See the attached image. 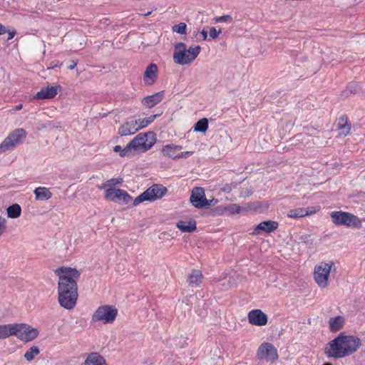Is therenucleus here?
Returning a JSON list of instances; mask_svg holds the SVG:
<instances>
[{"instance_id": "1", "label": "nucleus", "mask_w": 365, "mask_h": 365, "mask_svg": "<svg viewBox=\"0 0 365 365\" xmlns=\"http://www.w3.org/2000/svg\"><path fill=\"white\" fill-rule=\"evenodd\" d=\"M362 346L361 339L355 335L341 332L324 349L328 358L343 359L356 353Z\"/></svg>"}, {"instance_id": "2", "label": "nucleus", "mask_w": 365, "mask_h": 365, "mask_svg": "<svg viewBox=\"0 0 365 365\" xmlns=\"http://www.w3.org/2000/svg\"><path fill=\"white\" fill-rule=\"evenodd\" d=\"M54 272L58 278V289L78 293V281L81 274L78 269L62 266L57 268Z\"/></svg>"}, {"instance_id": "3", "label": "nucleus", "mask_w": 365, "mask_h": 365, "mask_svg": "<svg viewBox=\"0 0 365 365\" xmlns=\"http://www.w3.org/2000/svg\"><path fill=\"white\" fill-rule=\"evenodd\" d=\"M201 47L197 45L187 48L185 43L180 42L175 46L173 61L180 65H186L192 63L198 56Z\"/></svg>"}, {"instance_id": "4", "label": "nucleus", "mask_w": 365, "mask_h": 365, "mask_svg": "<svg viewBox=\"0 0 365 365\" xmlns=\"http://www.w3.org/2000/svg\"><path fill=\"white\" fill-rule=\"evenodd\" d=\"M334 266L332 261L321 262L314 267L313 277L314 282L320 288H327L329 285V279L331 268Z\"/></svg>"}, {"instance_id": "5", "label": "nucleus", "mask_w": 365, "mask_h": 365, "mask_svg": "<svg viewBox=\"0 0 365 365\" xmlns=\"http://www.w3.org/2000/svg\"><path fill=\"white\" fill-rule=\"evenodd\" d=\"M26 138V132L23 128H16L11 132L0 144V155L6 151L14 150L21 144Z\"/></svg>"}, {"instance_id": "6", "label": "nucleus", "mask_w": 365, "mask_h": 365, "mask_svg": "<svg viewBox=\"0 0 365 365\" xmlns=\"http://www.w3.org/2000/svg\"><path fill=\"white\" fill-rule=\"evenodd\" d=\"M167 191L168 190L165 186L154 184L135 197L133 205V206H137L145 201L153 202L160 199L166 194Z\"/></svg>"}, {"instance_id": "7", "label": "nucleus", "mask_w": 365, "mask_h": 365, "mask_svg": "<svg viewBox=\"0 0 365 365\" xmlns=\"http://www.w3.org/2000/svg\"><path fill=\"white\" fill-rule=\"evenodd\" d=\"M118 315V309L112 305H101L97 308L91 317L92 322H102L104 324H113Z\"/></svg>"}, {"instance_id": "8", "label": "nucleus", "mask_w": 365, "mask_h": 365, "mask_svg": "<svg viewBox=\"0 0 365 365\" xmlns=\"http://www.w3.org/2000/svg\"><path fill=\"white\" fill-rule=\"evenodd\" d=\"M155 143L156 136L153 132L139 133L131 140L134 150L142 152L150 150Z\"/></svg>"}, {"instance_id": "9", "label": "nucleus", "mask_w": 365, "mask_h": 365, "mask_svg": "<svg viewBox=\"0 0 365 365\" xmlns=\"http://www.w3.org/2000/svg\"><path fill=\"white\" fill-rule=\"evenodd\" d=\"M332 222L336 225L357 227L361 222L358 217L346 212L334 211L331 213Z\"/></svg>"}, {"instance_id": "10", "label": "nucleus", "mask_w": 365, "mask_h": 365, "mask_svg": "<svg viewBox=\"0 0 365 365\" xmlns=\"http://www.w3.org/2000/svg\"><path fill=\"white\" fill-rule=\"evenodd\" d=\"M58 302L59 305L67 309H73L77 304L78 293H74L72 291L58 289Z\"/></svg>"}, {"instance_id": "11", "label": "nucleus", "mask_w": 365, "mask_h": 365, "mask_svg": "<svg viewBox=\"0 0 365 365\" xmlns=\"http://www.w3.org/2000/svg\"><path fill=\"white\" fill-rule=\"evenodd\" d=\"M104 197L106 200L124 205H128L133 200L125 190L118 188H107L105 190Z\"/></svg>"}, {"instance_id": "12", "label": "nucleus", "mask_w": 365, "mask_h": 365, "mask_svg": "<svg viewBox=\"0 0 365 365\" xmlns=\"http://www.w3.org/2000/svg\"><path fill=\"white\" fill-rule=\"evenodd\" d=\"M17 331H15V336L24 341H30L36 339L38 335V331L26 324H16Z\"/></svg>"}, {"instance_id": "13", "label": "nucleus", "mask_w": 365, "mask_h": 365, "mask_svg": "<svg viewBox=\"0 0 365 365\" xmlns=\"http://www.w3.org/2000/svg\"><path fill=\"white\" fill-rule=\"evenodd\" d=\"M257 356L258 359H266L274 361L278 359V353L277 349L273 344L268 342L262 344L257 349Z\"/></svg>"}, {"instance_id": "14", "label": "nucleus", "mask_w": 365, "mask_h": 365, "mask_svg": "<svg viewBox=\"0 0 365 365\" xmlns=\"http://www.w3.org/2000/svg\"><path fill=\"white\" fill-rule=\"evenodd\" d=\"M190 200L193 206L197 208L204 207L210 205L205 197L204 189L200 187H196L192 189Z\"/></svg>"}, {"instance_id": "15", "label": "nucleus", "mask_w": 365, "mask_h": 365, "mask_svg": "<svg viewBox=\"0 0 365 365\" xmlns=\"http://www.w3.org/2000/svg\"><path fill=\"white\" fill-rule=\"evenodd\" d=\"M247 319L250 324L258 327L264 326L268 322L267 315L259 309L250 311Z\"/></svg>"}, {"instance_id": "16", "label": "nucleus", "mask_w": 365, "mask_h": 365, "mask_svg": "<svg viewBox=\"0 0 365 365\" xmlns=\"http://www.w3.org/2000/svg\"><path fill=\"white\" fill-rule=\"evenodd\" d=\"M158 68L155 63H150L146 68L144 76L143 81L144 83L147 86L153 85L158 78Z\"/></svg>"}, {"instance_id": "17", "label": "nucleus", "mask_w": 365, "mask_h": 365, "mask_svg": "<svg viewBox=\"0 0 365 365\" xmlns=\"http://www.w3.org/2000/svg\"><path fill=\"white\" fill-rule=\"evenodd\" d=\"M279 227V224L276 221L267 220L263 221L258 224L255 228L253 234L259 235L262 232L270 233L275 231Z\"/></svg>"}, {"instance_id": "18", "label": "nucleus", "mask_w": 365, "mask_h": 365, "mask_svg": "<svg viewBox=\"0 0 365 365\" xmlns=\"http://www.w3.org/2000/svg\"><path fill=\"white\" fill-rule=\"evenodd\" d=\"M182 147L175 144H168L163 146L161 152L163 156L172 159H177L179 156V151H181Z\"/></svg>"}, {"instance_id": "19", "label": "nucleus", "mask_w": 365, "mask_h": 365, "mask_svg": "<svg viewBox=\"0 0 365 365\" xmlns=\"http://www.w3.org/2000/svg\"><path fill=\"white\" fill-rule=\"evenodd\" d=\"M204 276L200 270L192 269L187 275V282L190 287H198L202 284Z\"/></svg>"}, {"instance_id": "20", "label": "nucleus", "mask_w": 365, "mask_h": 365, "mask_svg": "<svg viewBox=\"0 0 365 365\" xmlns=\"http://www.w3.org/2000/svg\"><path fill=\"white\" fill-rule=\"evenodd\" d=\"M164 98V91H160L153 95L145 97L142 100L144 106L151 108L158 104Z\"/></svg>"}, {"instance_id": "21", "label": "nucleus", "mask_w": 365, "mask_h": 365, "mask_svg": "<svg viewBox=\"0 0 365 365\" xmlns=\"http://www.w3.org/2000/svg\"><path fill=\"white\" fill-rule=\"evenodd\" d=\"M351 128V123L349 120L347 115H342L339 117L337 122V129L339 130V135L341 136H346Z\"/></svg>"}, {"instance_id": "22", "label": "nucleus", "mask_w": 365, "mask_h": 365, "mask_svg": "<svg viewBox=\"0 0 365 365\" xmlns=\"http://www.w3.org/2000/svg\"><path fill=\"white\" fill-rule=\"evenodd\" d=\"M136 126V122L135 120L127 121L119 127L118 133L120 136L133 135L138 131Z\"/></svg>"}, {"instance_id": "23", "label": "nucleus", "mask_w": 365, "mask_h": 365, "mask_svg": "<svg viewBox=\"0 0 365 365\" xmlns=\"http://www.w3.org/2000/svg\"><path fill=\"white\" fill-rule=\"evenodd\" d=\"M57 87L47 86L43 88L40 91L34 96V99H50L54 98L57 95Z\"/></svg>"}, {"instance_id": "24", "label": "nucleus", "mask_w": 365, "mask_h": 365, "mask_svg": "<svg viewBox=\"0 0 365 365\" xmlns=\"http://www.w3.org/2000/svg\"><path fill=\"white\" fill-rule=\"evenodd\" d=\"M84 365H107V363L101 354L97 352H92L87 356Z\"/></svg>"}, {"instance_id": "25", "label": "nucleus", "mask_w": 365, "mask_h": 365, "mask_svg": "<svg viewBox=\"0 0 365 365\" xmlns=\"http://www.w3.org/2000/svg\"><path fill=\"white\" fill-rule=\"evenodd\" d=\"M176 227L182 232H192L197 229L196 222L193 220H180L177 222Z\"/></svg>"}, {"instance_id": "26", "label": "nucleus", "mask_w": 365, "mask_h": 365, "mask_svg": "<svg viewBox=\"0 0 365 365\" xmlns=\"http://www.w3.org/2000/svg\"><path fill=\"white\" fill-rule=\"evenodd\" d=\"M344 318L341 316L331 317L329 320V330L331 332H336L341 329L344 325Z\"/></svg>"}, {"instance_id": "27", "label": "nucleus", "mask_w": 365, "mask_h": 365, "mask_svg": "<svg viewBox=\"0 0 365 365\" xmlns=\"http://www.w3.org/2000/svg\"><path fill=\"white\" fill-rule=\"evenodd\" d=\"M16 324H8L0 325V339H6L10 336H15Z\"/></svg>"}, {"instance_id": "28", "label": "nucleus", "mask_w": 365, "mask_h": 365, "mask_svg": "<svg viewBox=\"0 0 365 365\" xmlns=\"http://www.w3.org/2000/svg\"><path fill=\"white\" fill-rule=\"evenodd\" d=\"M36 199L38 200H46L52 197V192L48 188L45 187H38L34 190Z\"/></svg>"}, {"instance_id": "29", "label": "nucleus", "mask_w": 365, "mask_h": 365, "mask_svg": "<svg viewBox=\"0 0 365 365\" xmlns=\"http://www.w3.org/2000/svg\"><path fill=\"white\" fill-rule=\"evenodd\" d=\"M158 115H152L149 117L145 118H139L137 120H135L136 122V128H138V130L140 129H143L145 127H147L148 125H150L151 123H153L155 119L157 118Z\"/></svg>"}, {"instance_id": "30", "label": "nucleus", "mask_w": 365, "mask_h": 365, "mask_svg": "<svg viewBox=\"0 0 365 365\" xmlns=\"http://www.w3.org/2000/svg\"><path fill=\"white\" fill-rule=\"evenodd\" d=\"M7 215L10 218H17L21 214V206L16 203L11 206H9L7 210Z\"/></svg>"}, {"instance_id": "31", "label": "nucleus", "mask_w": 365, "mask_h": 365, "mask_svg": "<svg viewBox=\"0 0 365 365\" xmlns=\"http://www.w3.org/2000/svg\"><path fill=\"white\" fill-rule=\"evenodd\" d=\"M123 182V178H111L103 182L99 188L101 190H106L107 188H112V187L120 185Z\"/></svg>"}, {"instance_id": "32", "label": "nucleus", "mask_w": 365, "mask_h": 365, "mask_svg": "<svg viewBox=\"0 0 365 365\" xmlns=\"http://www.w3.org/2000/svg\"><path fill=\"white\" fill-rule=\"evenodd\" d=\"M208 128V120L204 118L199 120L194 125V130L196 132H205Z\"/></svg>"}, {"instance_id": "33", "label": "nucleus", "mask_w": 365, "mask_h": 365, "mask_svg": "<svg viewBox=\"0 0 365 365\" xmlns=\"http://www.w3.org/2000/svg\"><path fill=\"white\" fill-rule=\"evenodd\" d=\"M40 353V350L38 346H33L24 354V358L29 361H32L37 355Z\"/></svg>"}, {"instance_id": "34", "label": "nucleus", "mask_w": 365, "mask_h": 365, "mask_svg": "<svg viewBox=\"0 0 365 365\" xmlns=\"http://www.w3.org/2000/svg\"><path fill=\"white\" fill-rule=\"evenodd\" d=\"M287 216L290 218H299L304 216H307V212H305V210L303 208H296L290 210Z\"/></svg>"}, {"instance_id": "35", "label": "nucleus", "mask_w": 365, "mask_h": 365, "mask_svg": "<svg viewBox=\"0 0 365 365\" xmlns=\"http://www.w3.org/2000/svg\"><path fill=\"white\" fill-rule=\"evenodd\" d=\"M172 31L178 34H185L187 31V25L182 22L175 24L172 27Z\"/></svg>"}, {"instance_id": "36", "label": "nucleus", "mask_w": 365, "mask_h": 365, "mask_svg": "<svg viewBox=\"0 0 365 365\" xmlns=\"http://www.w3.org/2000/svg\"><path fill=\"white\" fill-rule=\"evenodd\" d=\"M241 207L237 204H231L225 207V211L230 214H238L241 212Z\"/></svg>"}, {"instance_id": "37", "label": "nucleus", "mask_w": 365, "mask_h": 365, "mask_svg": "<svg viewBox=\"0 0 365 365\" xmlns=\"http://www.w3.org/2000/svg\"><path fill=\"white\" fill-rule=\"evenodd\" d=\"M131 150H134V146L131 145L130 141L123 149H122L120 156L125 157L128 155Z\"/></svg>"}, {"instance_id": "38", "label": "nucleus", "mask_w": 365, "mask_h": 365, "mask_svg": "<svg viewBox=\"0 0 365 365\" xmlns=\"http://www.w3.org/2000/svg\"><path fill=\"white\" fill-rule=\"evenodd\" d=\"M6 228V219L0 216V237L4 233Z\"/></svg>"}, {"instance_id": "39", "label": "nucleus", "mask_w": 365, "mask_h": 365, "mask_svg": "<svg viewBox=\"0 0 365 365\" xmlns=\"http://www.w3.org/2000/svg\"><path fill=\"white\" fill-rule=\"evenodd\" d=\"M221 33V31H217L215 27H212L210 29L209 35L211 38H215L217 36Z\"/></svg>"}, {"instance_id": "40", "label": "nucleus", "mask_w": 365, "mask_h": 365, "mask_svg": "<svg viewBox=\"0 0 365 365\" xmlns=\"http://www.w3.org/2000/svg\"><path fill=\"white\" fill-rule=\"evenodd\" d=\"M319 209V207H309L307 210H305V212H307V215H309L316 213Z\"/></svg>"}, {"instance_id": "41", "label": "nucleus", "mask_w": 365, "mask_h": 365, "mask_svg": "<svg viewBox=\"0 0 365 365\" xmlns=\"http://www.w3.org/2000/svg\"><path fill=\"white\" fill-rule=\"evenodd\" d=\"M192 153H193V152H192V151H185V152L179 151L178 158H187L189 156L192 155Z\"/></svg>"}, {"instance_id": "42", "label": "nucleus", "mask_w": 365, "mask_h": 365, "mask_svg": "<svg viewBox=\"0 0 365 365\" xmlns=\"http://www.w3.org/2000/svg\"><path fill=\"white\" fill-rule=\"evenodd\" d=\"M7 33L9 34L8 40H11L15 36L16 31L14 29L12 31L7 30Z\"/></svg>"}, {"instance_id": "43", "label": "nucleus", "mask_w": 365, "mask_h": 365, "mask_svg": "<svg viewBox=\"0 0 365 365\" xmlns=\"http://www.w3.org/2000/svg\"><path fill=\"white\" fill-rule=\"evenodd\" d=\"M23 108V105L21 103L16 105L14 108L11 110L12 112H16L21 110Z\"/></svg>"}, {"instance_id": "44", "label": "nucleus", "mask_w": 365, "mask_h": 365, "mask_svg": "<svg viewBox=\"0 0 365 365\" xmlns=\"http://www.w3.org/2000/svg\"><path fill=\"white\" fill-rule=\"evenodd\" d=\"M6 33H7V29L4 26L0 24V35L4 34Z\"/></svg>"}, {"instance_id": "45", "label": "nucleus", "mask_w": 365, "mask_h": 365, "mask_svg": "<svg viewBox=\"0 0 365 365\" xmlns=\"http://www.w3.org/2000/svg\"><path fill=\"white\" fill-rule=\"evenodd\" d=\"M200 34H201V35H202V40H205V39L207 38V31H205V30H204V29H203V30L201 31V33H200Z\"/></svg>"}, {"instance_id": "46", "label": "nucleus", "mask_w": 365, "mask_h": 365, "mask_svg": "<svg viewBox=\"0 0 365 365\" xmlns=\"http://www.w3.org/2000/svg\"><path fill=\"white\" fill-rule=\"evenodd\" d=\"M121 150H122V148L120 145H115L113 148V151L115 152V153H120Z\"/></svg>"}, {"instance_id": "47", "label": "nucleus", "mask_w": 365, "mask_h": 365, "mask_svg": "<svg viewBox=\"0 0 365 365\" xmlns=\"http://www.w3.org/2000/svg\"><path fill=\"white\" fill-rule=\"evenodd\" d=\"M230 18L229 16H221L220 17L217 21H225L227 19Z\"/></svg>"}, {"instance_id": "48", "label": "nucleus", "mask_w": 365, "mask_h": 365, "mask_svg": "<svg viewBox=\"0 0 365 365\" xmlns=\"http://www.w3.org/2000/svg\"><path fill=\"white\" fill-rule=\"evenodd\" d=\"M76 66H77V62H73L72 64H71L68 66V68L71 69V70L74 69Z\"/></svg>"}, {"instance_id": "49", "label": "nucleus", "mask_w": 365, "mask_h": 365, "mask_svg": "<svg viewBox=\"0 0 365 365\" xmlns=\"http://www.w3.org/2000/svg\"><path fill=\"white\" fill-rule=\"evenodd\" d=\"M323 365H332V364L331 363L327 362V363H324Z\"/></svg>"}, {"instance_id": "50", "label": "nucleus", "mask_w": 365, "mask_h": 365, "mask_svg": "<svg viewBox=\"0 0 365 365\" xmlns=\"http://www.w3.org/2000/svg\"><path fill=\"white\" fill-rule=\"evenodd\" d=\"M151 12H148V14H145V16H148Z\"/></svg>"}, {"instance_id": "51", "label": "nucleus", "mask_w": 365, "mask_h": 365, "mask_svg": "<svg viewBox=\"0 0 365 365\" xmlns=\"http://www.w3.org/2000/svg\"><path fill=\"white\" fill-rule=\"evenodd\" d=\"M57 66L56 64H53V65L52 66V68H53V67H55V66Z\"/></svg>"}]
</instances>
